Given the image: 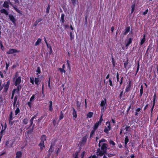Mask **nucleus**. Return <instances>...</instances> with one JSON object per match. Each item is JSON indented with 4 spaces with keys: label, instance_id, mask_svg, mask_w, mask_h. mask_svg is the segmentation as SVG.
<instances>
[{
    "label": "nucleus",
    "instance_id": "obj_37",
    "mask_svg": "<svg viewBox=\"0 0 158 158\" xmlns=\"http://www.w3.org/2000/svg\"><path fill=\"white\" fill-rule=\"evenodd\" d=\"M81 105V102H80L78 101H77L76 106L77 109V110L80 108V107Z\"/></svg>",
    "mask_w": 158,
    "mask_h": 158
},
{
    "label": "nucleus",
    "instance_id": "obj_5",
    "mask_svg": "<svg viewBox=\"0 0 158 158\" xmlns=\"http://www.w3.org/2000/svg\"><path fill=\"white\" fill-rule=\"evenodd\" d=\"M19 51L15 49H10L9 51L6 52V54H12L14 53H15L16 52H19Z\"/></svg>",
    "mask_w": 158,
    "mask_h": 158
},
{
    "label": "nucleus",
    "instance_id": "obj_25",
    "mask_svg": "<svg viewBox=\"0 0 158 158\" xmlns=\"http://www.w3.org/2000/svg\"><path fill=\"white\" fill-rule=\"evenodd\" d=\"M111 128H107L106 127H105V128L104 129V131L106 134L109 133V131L110 130Z\"/></svg>",
    "mask_w": 158,
    "mask_h": 158
},
{
    "label": "nucleus",
    "instance_id": "obj_11",
    "mask_svg": "<svg viewBox=\"0 0 158 158\" xmlns=\"http://www.w3.org/2000/svg\"><path fill=\"white\" fill-rule=\"evenodd\" d=\"M155 104L154 103H152V106H151V108L150 110H149L148 113L150 112L151 113V117H152L153 115V109L155 106Z\"/></svg>",
    "mask_w": 158,
    "mask_h": 158
},
{
    "label": "nucleus",
    "instance_id": "obj_61",
    "mask_svg": "<svg viewBox=\"0 0 158 158\" xmlns=\"http://www.w3.org/2000/svg\"><path fill=\"white\" fill-rule=\"evenodd\" d=\"M123 77H122L121 78V79L120 80V81H119V85L120 86H121L123 83Z\"/></svg>",
    "mask_w": 158,
    "mask_h": 158
},
{
    "label": "nucleus",
    "instance_id": "obj_39",
    "mask_svg": "<svg viewBox=\"0 0 158 158\" xmlns=\"http://www.w3.org/2000/svg\"><path fill=\"white\" fill-rule=\"evenodd\" d=\"M39 76H38V77H35V82L36 85H39V79L38 78V77Z\"/></svg>",
    "mask_w": 158,
    "mask_h": 158
},
{
    "label": "nucleus",
    "instance_id": "obj_48",
    "mask_svg": "<svg viewBox=\"0 0 158 158\" xmlns=\"http://www.w3.org/2000/svg\"><path fill=\"white\" fill-rule=\"evenodd\" d=\"M50 7V5L49 4H48V5L46 8V12L47 13H49Z\"/></svg>",
    "mask_w": 158,
    "mask_h": 158
},
{
    "label": "nucleus",
    "instance_id": "obj_38",
    "mask_svg": "<svg viewBox=\"0 0 158 158\" xmlns=\"http://www.w3.org/2000/svg\"><path fill=\"white\" fill-rule=\"evenodd\" d=\"M111 62L113 64V67H114L116 65V62L115 61L114 58L112 56L111 58Z\"/></svg>",
    "mask_w": 158,
    "mask_h": 158
},
{
    "label": "nucleus",
    "instance_id": "obj_49",
    "mask_svg": "<svg viewBox=\"0 0 158 158\" xmlns=\"http://www.w3.org/2000/svg\"><path fill=\"white\" fill-rule=\"evenodd\" d=\"M131 104H131L130 105V106L128 107V108H127V110L126 111V114H128V113H129V111L130 110V109L131 108V106H131Z\"/></svg>",
    "mask_w": 158,
    "mask_h": 158
},
{
    "label": "nucleus",
    "instance_id": "obj_36",
    "mask_svg": "<svg viewBox=\"0 0 158 158\" xmlns=\"http://www.w3.org/2000/svg\"><path fill=\"white\" fill-rule=\"evenodd\" d=\"M20 112V109L18 107H17L15 111V115L16 116Z\"/></svg>",
    "mask_w": 158,
    "mask_h": 158
},
{
    "label": "nucleus",
    "instance_id": "obj_40",
    "mask_svg": "<svg viewBox=\"0 0 158 158\" xmlns=\"http://www.w3.org/2000/svg\"><path fill=\"white\" fill-rule=\"evenodd\" d=\"M1 126L2 127V130H3V131H5V130L6 129V128L7 127V125L6 124V123L5 125L4 126V125L2 124H1Z\"/></svg>",
    "mask_w": 158,
    "mask_h": 158
},
{
    "label": "nucleus",
    "instance_id": "obj_16",
    "mask_svg": "<svg viewBox=\"0 0 158 158\" xmlns=\"http://www.w3.org/2000/svg\"><path fill=\"white\" fill-rule=\"evenodd\" d=\"M22 154L21 151H19L17 152L15 158H21Z\"/></svg>",
    "mask_w": 158,
    "mask_h": 158
},
{
    "label": "nucleus",
    "instance_id": "obj_63",
    "mask_svg": "<svg viewBox=\"0 0 158 158\" xmlns=\"http://www.w3.org/2000/svg\"><path fill=\"white\" fill-rule=\"evenodd\" d=\"M149 106V104L148 103L147 104L145 107L143 108V111H145L147 109Z\"/></svg>",
    "mask_w": 158,
    "mask_h": 158
},
{
    "label": "nucleus",
    "instance_id": "obj_30",
    "mask_svg": "<svg viewBox=\"0 0 158 158\" xmlns=\"http://www.w3.org/2000/svg\"><path fill=\"white\" fill-rule=\"evenodd\" d=\"M99 124H100L98 123V122H97L94 126L93 129L96 130L98 127Z\"/></svg>",
    "mask_w": 158,
    "mask_h": 158
},
{
    "label": "nucleus",
    "instance_id": "obj_23",
    "mask_svg": "<svg viewBox=\"0 0 158 158\" xmlns=\"http://www.w3.org/2000/svg\"><path fill=\"white\" fill-rule=\"evenodd\" d=\"M143 93V86L142 85H141L140 89V97L141 98Z\"/></svg>",
    "mask_w": 158,
    "mask_h": 158
},
{
    "label": "nucleus",
    "instance_id": "obj_2",
    "mask_svg": "<svg viewBox=\"0 0 158 158\" xmlns=\"http://www.w3.org/2000/svg\"><path fill=\"white\" fill-rule=\"evenodd\" d=\"M131 81H129L128 84L126 86V88L125 93H126L130 91V90L131 89Z\"/></svg>",
    "mask_w": 158,
    "mask_h": 158
},
{
    "label": "nucleus",
    "instance_id": "obj_46",
    "mask_svg": "<svg viewBox=\"0 0 158 158\" xmlns=\"http://www.w3.org/2000/svg\"><path fill=\"white\" fill-rule=\"evenodd\" d=\"M69 60H67V62L68 66V68L69 70L70 71L71 70V68L70 66V65L69 63Z\"/></svg>",
    "mask_w": 158,
    "mask_h": 158
},
{
    "label": "nucleus",
    "instance_id": "obj_14",
    "mask_svg": "<svg viewBox=\"0 0 158 158\" xmlns=\"http://www.w3.org/2000/svg\"><path fill=\"white\" fill-rule=\"evenodd\" d=\"M73 112L72 114L73 115V119L75 120V119L77 117V112L74 107H73Z\"/></svg>",
    "mask_w": 158,
    "mask_h": 158
},
{
    "label": "nucleus",
    "instance_id": "obj_19",
    "mask_svg": "<svg viewBox=\"0 0 158 158\" xmlns=\"http://www.w3.org/2000/svg\"><path fill=\"white\" fill-rule=\"evenodd\" d=\"M72 4L74 6H75L76 5L78 4L79 2L78 0H70Z\"/></svg>",
    "mask_w": 158,
    "mask_h": 158
},
{
    "label": "nucleus",
    "instance_id": "obj_35",
    "mask_svg": "<svg viewBox=\"0 0 158 158\" xmlns=\"http://www.w3.org/2000/svg\"><path fill=\"white\" fill-rule=\"evenodd\" d=\"M135 3H133L132 5L131 6V13H132L135 10Z\"/></svg>",
    "mask_w": 158,
    "mask_h": 158
},
{
    "label": "nucleus",
    "instance_id": "obj_13",
    "mask_svg": "<svg viewBox=\"0 0 158 158\" xmlns=\"http://www.w3.org/2000/svg\"><path fill=\"white\" fill-rule=\"evenodd\" d=\"M146 41V35H143V38L141 39V41L139 42V44L140 45H142Z\"/></svg>",
    "mask_w": 158,
    "mask_h": 158
},
{
    "label": "nucleus",
    "instance_id": "obj_29",
    "mask_svg": "<svg viewBox=\"0 0 158 158\" xmlns=\"http://www.w3.org/2000/svg\"><path fill=\"white\" fill-rule=\"evenodd\" d=\"M93 113L92 112H89L87 114V118H91L93 116Z\"/></svg>",
    "mask_w": 158,
    "mask_h": 158
},
{
    "label": "nucleus",
    "instance_id": "obj_60",
    "mask_svg": "<svg viewBox=\"0 0 158 158\" xmlns=\"http://www.w3.org/2000/svg\"><path fill=\"white\" fill-rule=\"evenodd\" d=\"M35 95L34 94H33L32 96L30 98V102H32L33 100H34L35 98Z\"/></svg>",
    "mask_w": 158,
    "mask_h": 158
},
{
    "label": "nucleus",
    "instance_id": "obj_41",
    "mask_svg": "<svg viewBox=\"0 0 158 158\" xmlns=\"http://www.w3.org/2000/svg\"><path fill=\"white\" fill-rule=\"evenodd\" d=\"M112 78H110L109 79V85H110V86H111L113 87L114 86V85L113 84V82H112Z\"/></svg>",
    "mask_w": 158,
    "mask_h": 158
},
{
    "label": "nucleus",
    "instance_id": "obj_1",
    "mask_svg": "<svg viewBox=\"0 0 158 158\" xmlns=\"http://www.w3.org/2000/svg\"><path fill=\"white\" fill-rule=\"evenodd\" d=\"M13 115V112L12 111H11L10 112V115H9V118L8 120L9 122V123L10 124V126H12L13 125V123H14V121H13V119L15 117H13L12 116Z\"/></svg>",
    "mask_w": 158,
    "mask_h": 158
},
{
    "label": "nucleus",
    "instance_id": "obj_44",
    "mask_svg": "<svg viewBox=\"0 0 158 158\" xmlns=\"http://www.w3.org/2000/svg\"><path fill=\"white\" fill-rule=\"evenodd\" d=\"M152 46H153L152 43H150L148 47V48H147L148 50H151L153 48Z\"/></svg>",
    "mask_w": 158,
    "mask_h": 158
},
{
    "label": "nucleus",
    "instance_id": "obj_17",
    "mask_svg": "<svg viewBox=\"0 0 158 158\" xmlns=\"http://www.w3.org/2000/svg\"><path fill=\"white\" fill-rule=\"evenodd\" d=\"M107 144L106 143H103L102 144V146L101 148V149L102 150H107Z\"/></svg>",
    "mask_w": 158,
    "mask_h": 158
},
{
    "label": "nucleus",
    "instance_id": "obj_9",
    "mask_svg": "<svg viewBox=\"0 0 158 158\" xmlns=\"http://www.w3.org/2000/svg\"><path fill=\"white\" fill-rule=\"evenodd\" d=\"M130 26L127 27L125 29L124 31H123L122 34L123 35H126L127 34L130 32Z\"/></svg>",
    "mask_w": 158,
    "mask_h": 158
},
{
    "label": "nucleus",
    "instance_id": "obj_45",
    "mask_svg": "<svg viewBox=\"0 0 158 158\" xmlns=\"http://www.w3.org/2000/svg\"><path fill=\"white\" fill-rule=\"evenodd\" d=\"M36 72L38 73H37V75L40 74L41 73V70H40V67H37V69L36 70Z\"/></svg>",
    "mask_w": 158,
    "mask_h": 158
},
{
    "label": "nucleus",
    "instance_id": "obj_34",
    "mask_svg": "<svg viewBox=\"0 0 158 158\" xmlns=\"http://www.w3.org/2000/svg\"><path fill=\"white\" fill-rule=\"evenodd\" d=\"M96 131V130H94L93 129L92 130L90 135V139H91L92 138L93 135L95 134V132Z\"/></svg>",
    "mask_w": 158,
    "mask_h": 158
},
{
    "label": "nucleus",
    "instance_id": "obj_51",
    "mask_svg": "<svg viewBox=\"0 0 158 158\" xmlns=\"http://www.w3.org/2000/svg\"><path fill=\"white\" fill-rule=\"evenodd\" d=\"M16 86H17V87L16 89H17V92H19L20 90L21 89L22 87L21 86L19 85H17Z\"/></svg>",
    "mask_w": 158,
    "mask_h": 158
},
{
    "label": "nucleus",
    "instance_id": "obj_52",
    "mask_svg": "<svg viewBox=\"0 0 158 158\" xmlns=\"http://www.w3.org/2000/svg\"><path fill=\"white\" fill-rule=\"evenodd\" d=\"M101 112H102L103 113L104 112L105 110H106V106H101Z\"/></svg>",
    "mask_w": 158,
    "mask_h": 158
},
{
    "label": "nucleus",
    "instance_id": "obj_12",
    "mask_svg": "<svg viewBox=\"0 0 158 158\" xmlns=\"http://www.w3.org/2000/svg\"><path fill=\"white\" fill-rule=\"evenodd\" d=\"M107 102H106V98H104V100H102L100 104V106H107Z\"/></svg>",
    "mask_w": 158,
    "mask_h": 158
},
{
    "label": "nucleus",
    "instance_id": "obj_22",
    "mask_svg": "<svg viewBox=\"0 0 158 158\" xmlns=\"http://www.w3.org/2000/svg\"><path fill=\"white\" fill-rule=\"evenodd\" d=\"M39 146L40 147L41 151H42L45 148L44 143L40 142L39 144Z\"/></svg>",
    "mask_w": 158,
    "mask_h": 158
},
{
    "label": "nucleus",
    "instance_id": "obj_59",
    "mask_svg": "<svg viewBox=\"0 0 158 158\" xmlns=\"http://www.w3.org/2000/svg\"><path fill=\"white\" fill-rule=\"evenodd\" d=\"M103 155V152L102 151H100L99 152L97 153V156H102Z\"/></svg>",
    "mask_w": 158,
    "mask_h": 158
},
{
    "label": "nucleus",
    "instance_id": "obj_15",
    "mask_svg": "<svg viewBox=\"0 0 158 158\" xmlns=\"http://www.w3.org/2000/svg\"><path fill=\"white\" fill-rule=\"evenodd\" d=\"M14 143V142H13L10 145H9L10 142L8 140H7L6 142V146L7 147V148H11L12 147L13 144Z\"/></svg>",
    "mask_w": 158,
    "mask_h": 158
},
{
    "label": "nucleus",
    "instance_id": "obj_24",
    "mask_svg": "<svg viewBox=\"0 0 158 158\" xmlns=\"http://www.w3.org/2000/svg\"><path fill=\"white\" fill-rule=\"evenodd\" d=\"M156 93H155L154 94V96H153V101H151V104L152 103H154L156 104Z\"/></svg>",
    "mask_w": 158,
    "mask_h": 158
},
{
    "label": "nucleus",
    "instance_id": "obj_10",
    "mask_svg": "<svg viewBox=\"0 0 158 158\" xmlns=\"http://www.w3.org/2000/svg\"><path fill=\"white\" fill-rule=\"evenodd\" d=\"M9 17L10 20L15 24V23L16 19L14 16L10 14L9 15Z\"/></svg>",
    "mask_w": 158,
    "mask_h": 158
},
{
    "label": "nucleus",
    "instance_id": "obj_42",
    "mask_svg": "<svg viewBox=\"0 0 158 158\" xmlns=\"http://www.w3.org/2000/svg\"><path fill=\"white\" fill-rule=\"evenodd\" d=\"M47 46V48H49V49L50 50L49 54H51L52 52V47L50 44H49V45H48V46Z\"/></svg>",
    "mask_w": 158,
    "mask_h": 158
},
{
    "label": "nucleus",
    "instance_id": "obj_58",
    "mask_svg": "<svg viewBox=\"0 0 158 158\" xmlns=\"http://www.w3.org/2000/svg\"><path fill=\"white\" fill-rule=\"evenodd\" d=\"M70 39L72 40L74 39V35H72V33L71 32L70 33Z\"/></svg>",
    "mask_w": 158,
    "mask_h": 158
},
{
    "label": "nucleus",
    "instance_id": "obj_3",
    "mask_svg": "<svg viewBox=\"0 0 158 158\" xmlns=\"http://www.w3.org/2000/svg\"><path fill=\"white\" fill-rule=\"evenodd\" d=\"M88 137V136L86 135L82 138V140L80 141L81 146H82L85 144L87 140Z\"/></svg>",
    "mask_w": 158,
    "mask_h": 158
},
{
    "label": "nucleus",
    "instance_id": "obj_33",
    "mask_svg": "<svg viewBox=\"0 0 158 158\" xmlns=\"http://www.w3.org/2000/svg\"><path fill=\"white\" fill-rule=\"evenodd\" d=\"M64 117V114L62 111H61L60 113V116L59 118V120H61Z\"/></svg>",
    "mask_w": 158,
    "mask_h": 158
},
{
    "label": "nucleus",
    "instance_id": "obj_20",
    "mask_svg": "<svg viewBox=\"0 0 158 158\" xmlns=\"http://www.w3.org/2000/svg\"><path fill=\"white\" fill-rule=\"evenodd\" d=\"M42 20V19L41 18H39L37 20L35 21V22L34 23V24H33V27L36 26L37 25L38 23L39 22H40Z\"/></svg>",
    "mask_w": 158,
    "mask_h": 158
},
{
    "label": "nucleus",
    "instance_id": "obj_50",
    "mask_svg": "<svg viewBox=\"0 0 158 158\" xmlns=\"http://www.w3.org/2000/svg\"><path fill=\"white\" fill-rule=\"evenodd\" d=\"M106 125L107 126L108 128H111L110 126V123L109 121H108L106 123Z\"/></svg>",
    "mask_w": 158,
    "mask_h": 158
},
{
    "label": "nucleus",
    "instance_id": "obj_64",
    "mask_svg": "<svg viewBox=\"0 0 158 158\" xmlns=\"http://www.w3.org/2000/svg\"><path fill=\"white\" fill-rule=\"evenodd\" d=\"M116 78H117V81L118 82L119 81V73H118V72H117L116 73Z\"/></svg>",
    "mask_w": 158,
    "mask_h": 158
},
{
    "label": "nucleus",
    "instance_id": "obj_27",
    "mask_svg": "<svg viewBox=\"0 0 158 158\" xmlns=\"http://www.w3.org/2000/svg\"><path fill=\"white\" fill-rule=\"evenodd\" d=\"M42 40L40 38H38L37 41L35 42V46L39 45V44L41 43Z\"/></svg>",
    "mask_w": 158,
    "mask_h": 158
},
{
    "label": "nucleus",
    "instance_id": "obj_31",
    "mask_svg": "<svg viewBox=\"0 0 158 158\" xmlns=\"http://www.w3.org/2000/svg\"><path fill=\"white\" fill-rule=\"evenodd\" d=\"M8 3L9 2L6 1H5L4 2V4H3V6L5 8H8L9 7V5H8Z\"/></svg>",
    "mask_w": 158,
    "mask_h": 158
},
{
    "label": "nucleus",
    "instance_id": "obj_54",
    "mask_svg": "<svg viewBox=\"0 0 158 158\" xmlns=\"http://www.w3.org/2000/svg\"><path fill=\"white\" fill-rule=\"evenodd\" d=\"M129 139L127 136H126L125 139V144L129 142Z\"/></svg>",
    "mask_w": 158,
    "mask_h": 158
},
{
    "label": "nucleus",
    "instance_id": "obj_18",
    "mask_svg": "<svg viewBox=\"0 0 158 158\" xmlns=\"http://www.w3.org/2000/svg\"><path fill=\"white\" fill-rule=\"evenodd\" d=\"M46 136L45 135H42L40 138V142L44 143V141L46 140Z\"/></svg>",
    "mask_w": 158,
    "mask_h": 158
},
{
    "label": "nucleus",
    "instance_id": "obj_56",
    "mask_svg": "<svg viewBox=\"0 0 158 158\" xmlns=\"http://www.w3.org/2000/svg\"><path fill=\"white\" fill-rule=\"evenodd\" d=\"M30 82L32 84H34V78L33 77H32L30 78Z\"/></svg>",
    "mask_w": 158,
    "mask_h": 158
},
{
    "label": "nucleus",
    "instance_id": "obj_26",
    "mask_svg": "<svg viewBox=\"0 0 158 158\" xmlns=\"http://www.w3.org/2000/svg\"><path fill=\"white\" fill-rule=\"evenodd\" d=\"M46 116H47V114H44V115L41 116V117L38 119L37 121L38 123H39L40 122V121L43 119V118Z\"/></svg>",
    "mask_w": 158,
    "mask_h": 158
},
{
    "label": "nucleus",
    "instance_id": "obj_53",
    "mask_svg": "<svg viewBox=\"0 0 158 158\" xmlns=\"http://www.w3.org/2000/svg\"><path fill=\"white\" fill-rule=\"evenodd\" d=\"M103 121V118H102V114L101 115V116H100L99 121H97V122H98V123L100 124H101L102 122Z\"/></svg>",
    "mask_w": 158,
    "mask_h": 158
},
{
    "label": "nucleus",
    "instance_id": "obj_55",
    "mask_svg": "<svg viewBox=\"0 0 158 158\" xmlns=\"http://www.w3.org/2000/svg\"><path fill=\"white\" fill-rule=\"evenodd\" d=\"M58 70L61 73H65L66 72V71L64 69H62L61 68H59Z\"/></svg>",
    "mask_w": 158,
    "mask_h": 158
},
{
    "label": "nucleus",
    "instance_id": "obj_47",
    "mask_svg": "<svg viewBox=\"0 0 158 158\" xmlns=\"http://www.w3.org/2000/svg\"><path fill=\"white\" fill-rule=\"evenodd\" d=\"M28 121L27 118H25L23 120V123L25 124H27L28 123Z\"/></svg>",
    "mask_w": 158,
    "mask_h": 158
},
{
    "label": "nucleus",
    "instance_id": "obj_21",
    "mask_svg": "<svg viewBox=\"0 0 158 158\" xmlns=\"http://www.w3.org/2000/svg\"><path fill=\"white\" fill-rule=\"evenodd\" d=\"M49 102V105L48 106L49 110L50 111L52 112L53 110L52 106V101H50Z\"/></svg>",
    "mask_w": 158,
    "mask_h": 158
},
{
    "label": "nucleus",
    "instance_id": "obj_43",
    "mask_svg": "<svg viewBox=\"0 0 158 158\" xmlns=\"http://www.w3.org/2000/svg\"><path fill=\"white\" fill-rule=\"evenodd\" d=\"M128 64H129V60H128V58H127V61H126V62L125 63H124V68H126L127 66V65Z\"/></svg>",
    "mask_w": 158,
    "mask_h": 158
},
{
    "label": "nucleus",
    "instance_id": "obj_7",
    "mask_svg": "<svg viewBox=\"0 0 158 158\" xmlns=\"http://www.w3.org/2000/svg\"><path fill=\"white\" fill-rule=\"evenodd\" d=\"M21 82V79L20 76L19 77L17 78L14 83V85L15 86H17L19 85Z\"/></svg>",
    "mask_w": 158,
    "mask_h": 158
},
{
    "label": "nucleus",
    "instance_id": "obj_57",
    "mask_svg": "<svg viewBox=\"0 0 158 158\" xmlns=\"http://www.w3.org/2000/svg\"><path fill=\"white\" fill-rule=\"evenodd\" d=\"M53 148L52 146H50L49 149L48 150L49 152H51V153L53 151Z\"/></svg>",
    "mask_w": 158,
    "mask_h": 158
},
{
    "label": "nucleus",
    "instance_id": "obj_62",
    "mask_svg": "<svg viewBox=\"0 0 158 158\" xmlns=\"http://www.w3.org/2000/svg\"><path fill=\"white\" fill-rule=\"evenodd\" d=\"M109 143L111 145H112L113 146H114L115 145V143L112 140H110L109 141Z\"/></svg>",
    "mask_w": 158,
    "mask_h": 158
},
{
    "label": "nucleus",
    "instance_id": "obj_6",
    "mask_svg": "<svg viewBox=\"0 0 158 158\" xmlns=\"http://www.w3.org/2000/svg\"><path fill=\"white\" fill-rule=\"evenodd\" d=\"M8 1V2L10 3V4L11 5L13 8H14V9L18 13L22 14V11H20V10H19L18 8H17V6L16 5H13L12 3L10 2V0H7Z\"/></svg>",
    "mask_w": 158,
    "mask_h": 158
},
{
    "label": "nucleus",
    "instance_id": "obj_4",
    "mask_svg": "<svg viewBox=\"0 0 158 158\" xmlns=\"http://www.w3.org/2000/svg\"><path fill=\"white\" fill-rule=\"evenodd\" d=\"M10 84V81L9 80L6 82V84L4 86V91L5 93H6L7 92Z\"/></svg>",
    "mask_w": 158,
    "mask_h": 158
},
{
    "label": "nucleus",
    "instance_id": "obj_32",
    "mask_svg": "<svg viewBox=\"0 0 158 158\" xmlns=\"http://www.w3.org/2000/svg\"><path fill=\"white\" fill-rule=\"evenodd\" d=\"M0 12L2 13H4L6 15H8V13L6 11V10L4 9H2L0 10Z\"/></svg>",
    "mask_w": 158,
    "mask_h": 158
},
{
    "label": "nucleus",
    "instance_id": "obj_8",
    "mask_svg": "<svg viewBox=\"0 0 158 158\" xmlns=\"http://www.w3.org/2000/svg\"><path fill=\"white\" fill-rule=\"evenodd\" d=\"M133 40V38H129L126 42L125 46L128 47L132 43Z\"/></svg>",
    "mask_w": 158,
    "mask_h": 158
},
{
    "label": "nucleus",
    "instance_id": "obj_28",
    "mask_svg": "<svg viewBox=\"0 0 158 158\" xmlns=\"http://www.w3.org/2000/svg\"><path fill=\"white\" fill-rule=\"evenodd\" d=\"M65 15L63 13L61 15V16L60 18V21H61L62 23H63L64 22V17Z\"/></svg>",
    "mask_w": 158,
    "mask_h": 158
}]
</instances>
